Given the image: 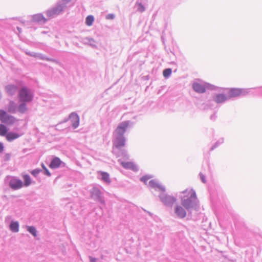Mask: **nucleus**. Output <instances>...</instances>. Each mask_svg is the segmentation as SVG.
I'll list each match as a JSON object with an SVG mask.
<instances>
[{
  "mask_svg": "<svg viewBox=\"0 0 262 262\" xmlns=\"http://www.w3.org/2000/svg\"><path fill=\"white\" fill-rule=\"evenodd\" d=\"M130 124H133L130 121L122 122L119 124L113 133L114 148L113 152L117 157L121 158L124 160H127L129 158L127 151L124 149H122V147L124 146L126 142L124 134Z\"/></svg>",
  "mask_w": 262,
  "mask_h": 262,
  "instance_id": "obj_1",
  "label": "nucleus"
},
{
  "mask_svg": "<svg viewBox=\"0 0 262 262\" xmlns=\"http://www.w3.org/2000/svg\"><path fill=\"white\" fill-rule=\"evenodd\" d=\"M17 97L20 102L18 106V112L24 114L28 110L27 104L31 102L33 99V92L27 86H23L19 90Z\"/></svg>",
  "mask_w": 262,
  "mask_h": 262,
  "instance_id": "obj_2",
  "label": "nucleus"
},
{
  "mask_svg": "<svg viewBox=\"0 0 262 262\" xmlns=\"http://www.w3.org/2000/svg\"><path fill=\"white\" fill-rule=\"evenodd\" d=\"M184 195L181 198V204L189 212L191 209H196L199 201L196 193L193 189H186L182 192Z\"/></svg>",
  "mask_w": 262,
  "mask_h": 262,
  "instance_id": "obj_3",
  "label": "nucleus"
},
{
  "mask_svg": "<svg viewBox=\"0 0 262 262\" xmlns=\"http://www.w3.org/2000/svg\"><path fill=\"white\" fill-rule=\"evenodd\" d=\"M149 185L151 188L163 191L162 193L160 194L159 198L160 201L164 205L166 206L171 207L173 203L177 201V198L173 196L168 195L164 193L165 191V188L164 186L161 185L159 182L156 180H151L149 182Z\"/></svg>",
  "mask_w": 262,
  "mask_h": 262,
  "instance_id": "obj_4",
  "label": "nucleus"
},
{
  "mask_svg": "<svg viewBox=\"0 0 262 262\" xmlns=\"http://www.w3.org/2000/svg\"><path fill=\"white\" fill-rule=\"evenodd\" d=\"M72 0H59L54 6L45 12L49 18H53L61 14L67 7V4Z\"/></svg>",
  "mask_w": 262,
  "mask_h": 262,
  "instance_id": "obj_5",
  "label": "nucleus"
},
{
  "mask_svg": "<svg viewBox=\"0 0 262 262\" xmlns=\"http://www.w3.org/2000/svg\"><path fill=\"white\" fill-rule=\"evenodd\" d=\"M102 189L103 188L100 186H95L90 190V193L91 196L93 200L101 204H104L105 200L103 196Z\"/></svg>",
  "mask_w": 262,
  "mask_h": 262,
  "instance_id": "obj_6",
  "label": "nucleus"
},
{
  "mask_svg": "<svg viewBox=\"0 0 262 262\" xmlns=\"http://www.w3.org/2000/svg\"><path fill=\"white\" fill-rule=\"evenodd\" d=\"M214 85H211L207 83H199L194 82L192 84L193 90L198 93H204L206 91V89L214 90Z\"/></svg>",
  "mask_w": 262,
  "mask_h": 262,
  "instance_id": "obj_7",
  "label": "nucleus"
},
{
  "mask_svg": "<svg viewBox=\"0 0 262 262\" xmlns=\"http://www.w3.org/2000/svg\"><path fill=\"white\" fill-rule=\"evenodd\" d=\"M249 92V89L231 88L228 93V99L232 97H236L239 96H245Z\"/></svg>",
  "mask_w": 262,
  "mask_h": 262,
  "instance_id": "obj_8",
  "label": "nucleus"
},
{
  "mask_svg": "<svg viewBox=\"0 0 262 262\" xmlns=\"http://www.w3.org/2000/svg\"><path fill=\"white\" fill-rule=\"evenodd\" d=\"M0 120L4 123L12 124L15 122V118L7 113L4 110H0Z\"/></svg>",
  "mask_w": 262,
  "mask_h": 262,
  "instance_id": "obj_9",
  "label": "nucleus"
},
{
  "mask_svg": "<svg viewBox=\"0 0 262 262\" xmlns=\"http://www.w3.org/2000/svg\"><path fill=\"white\" fill-rule=\"evenodd\" d=\"M5 90L9 96L13 97L18 95L19 89L17 85L10 84L5 86Z\"/></svg>",
  "mask_w": 262,
  "mask_h": 262,
  "instance_id": "obj_10",
  "label": "nucleus"
},
{
  "mask_svg": "<svg viewBox=\"0 0 262 262\" xmlns=\"http://www.w3.org/2000/svg\"><path fill=\"white\" fill-rule=\"evenodd\" d=\"M186 210L183 206L176 205L174 208V213L178 218L184 219L187 214Z\"/></svg>",
  "mask_w": 262,
  "mask_h": 262,
  "instance_id": "obj_11",
  "label": "nucleus"
},
{
  "mask_svg": "<svg viewBox=\"0 0 262 262\" xmlns=\"http://www.w3.org/2000/svg\"><path fill=\"white\" fill-rule=\"evenodd\" d=\"M10 187L14 190L20 189L23 186V182L15 178H12L9 183Z\"/></svg>",
  "mask_w": 262,
  "mask_h": 262,
  "instance_id": "obj_12",
  "label": "nucleus"
},
{
  "mask_svg": "<svg viewBox=\"0 0 262 262\" xmlns=\"http://www.w3.org/2000/svg\"><path fill=\"white\" fill-rule=\"evenodd\" d=\"M69 119L72 123V126L74 129L76 128L79 124V117L77 113L73 112L69 115Z\"/></svg>",
  "mask_w": 262,
  "mask_h": 262,
  "instance_id": "obj_13",
  "label": "nucleus"
},
{
  "mask_svg": "<svg viewBox=\"0 0 262 262\" xmlns=\"http://www.w3.org/2000/svg\"><path fill=\"white\" fill-rule=\"evenodd\" d=\"M228 99V96L224 94H215L212 97L213 101L217 104L223 103Z\"/></svg>",
  "mask_w": 262,
  "mask_h": 262,
  "instance_id": "obj_14",
  "label": "nucleus"
},
{
  "mask_svg": "<svg viewBox=\"0 0 262 262\" xmlns=\"http://www.w3.org/2000/svg\"><path fill=\"white\" fill-rule=\"evenodd\" d=\"M17 104L13 100H10L7 107V111L11 114H15L18 112Z\"/></svg>",
  "mask_w": 262,
  "mask_h": 262,
  "instance_id": "obj_15",
  "label": "nucleus"
},
{
  "mask_svg": "<svg viewBox=\"0 0 262 262\" xmlns=\"http://www.w3.org/2000/svg\"><path fill=\"white\" fill-rule=\"evenodd\" d=\"M32 19L35 22L45 24L47 22V19L41 13H38L32 16Z\"/></svg>",
  "mask_w": 262,
  "mask_h": 262,
  "instance_id": "obj_16",
  "label": "nucleus"
},
{
  "mask_svg": "<svg viewBox=\"0 0 262 262\" xmlns=\"http://www.w3.org/2000/svg\"><path fill=\"white\" fill-rule=\"evenodd\" d=\"M62 161L58 157L53 158L50 162L49 167L52 169H55L59 167L61 164Z\"/></svg>",
  "mask_w": 262,
  "mask_h": 262,
  "instance_id": "obj_17",
  "label": "nucleus"
},
{
  "mask_svg": "<svg viewBox=\"0 0 262 262\" xmlns=\"http://www.w3.org/2000/svg\"><path fill=\"white\" fill-rule=\"evenodd\" d=\"M81 42L84 45H89L93 48L96 47L95 40L90 37H86L83 38Z\"/></svg>",
  "mask_w": 262,
  "mask_h": 262,
  "instance_id": "obj_18",
  "label": "nucleus"
},
{
  "mask_svg": "<svg viewBox=\"0 0 262 262\" xmlns=\"http://www.w3.org/2000/svg\"><path fill=\"white\" fill-rule=\"evenodd\" d=\"M19 223L17 221H12L9 225L10 230L13 232H18L19 231Z\"/></svg>",
  "mask_w": 262,
  "mask_h": 262,
  "instance_id": "obj_19",
  "label": "nucleus"
},
{
  "mask_svg": "<svg viewBox=\"0 0 262 262\" xmlns=\"http://www.w3.org/2000/svg\"><path fill=\"white\" fill-rule=\"evenodd\" d=\"M19 135L17 133L14 132H9L6 135V139L8 141L11 142L13 140L19 138Z\"/></svg>",
  "mask_w": 262,
  "mask_h": 262,
  "instance_id": "obj_20",
  "label": "nucleus"
},
{
  "mask_svg": "<svg viewBox=\"0 0 262 262\" xmlns=\"http://www.w3.org/2000/svg\"><path fill=\"white\" fill-rule=\"evenodd\" d=\"M8 132V128L7 127L3 124H0V136H5L7 135V133Z\"/></svg>",
  "mask_w": 262,
  "mask_h": 262,
  "instance_id": "obj_21",
  "label": "nucleus"
},
{
  "mask_svg": "<svg viewBox=\"0 0 262 262\" xmlns=\"http://www.w3.org/2000/svg\"><path fill=\"white\" fill-rule=\"evenodd\" d=\"M27 231L31 233L34 237L37 236V231L36 228L34 226H27Z\"/></svg>",
  "mask_w": 262,
  "mask_h": 262,
  "instance_id": "obj_22",
  "label": "nucleus"
},
{
  "mask_svg": "<svg viewBox=\"0 0 262 262\" xmlns=\"http://www.w3.org/2000/svg\"><path fill=\"white\" fill-rule=\"evenodd\" d=\"M94 21V17L93 15H89L86 17L85 24L88 26H91Z\"/></svg>",
  "mask_w": 262,
  "mask_h": 262,
  "instance_id": "obj_23",
  "label": "nucleus"
},
{
  "mask_svg": "<svg viewBox=\"0 0 262 262\" xmlns=\"http://www.w3.org/2000/svg\"><path fill=\"white\" fill-rule=\"evenodd\" d=\"M23 179L24 181V185L25 186H29L31 183V179L28 174H25L23 176Z\"/></svg>",
  "mask_w": 262,
  "mask_h": 262,
  "instance_id": "obj_24",
  "label": "nucleus"
},
{
  "mask_svg": "<svg viewBox=\"0 0 262 262\" xmlns=\"http://www.w3.org/2000/svg\"><path fill=\"white\" fill-rule=\"evenodd\" d=\"M101 179L105 182L110 183V177L109 174L105 172H102L101 173Z\"/></svg>",
  "mask_w": 262,
  "mask_h": 262,
  "instance_id": "obj_25",
  "label": "nucleus"
},
{
  "mask_svg": "<svg viewBox=\"0 0 262 262\" xmlns=\"http://www.w3.org/2000/svg\"><path fill=\"white\" fill-rule=\"evenodd\" d=\"M136 6L137 7V10L141 13L143 12L145 10V7L142 5L141 3L137 2L136 4Z\"/></svg>",
  "mask_w": 262,
  "mask_h": 262,
  "instance_id": "obj_26",
  "label": "nucleus"
},
{
  "mask_svg": "<svg viewBox=\"0 0 262 262\" xmlns=\"http://www.w3.org/2000/svg\"><path fill=\"white\" fill-rule=\"evenodd\" d=\"M121 164L124 168L130 169L133 166V163L130 162H121Z\"/></svg>",
  "mask_w": 262,
  "mask_h": 262,
  "instance_id": "obj_27",
  "label": "nucleus"
},
{
  "mask_svg": "<svg viewBox=\"0 0 262 262\" xmlns=\"http://www.w3.org/2000/svg\"><path fill=\"white\" fill-rule=\"evenodd\" d=\"M172 71L171 69L170 68L166 69L164 70L163 72V74L164 77L165 78H168L171 74Z\"/></svg>",
  "mask_w": 262,
  "mask_h": 262,
  "instance_id": "obj_28",
  "label": "nucleus"
},
{
  "mask_svg": "<svg viewBox=\"0 0 262 262\" xmlns=\"http://www.w3.org/2000/svg\"><path fill=\"white\" fill-rule=\"evenodd\" d=\"M224 142V139L221 138L220 139L215 143L210 148V150H213L214 149L216 148L219 145L222 144Z\"/></svg>",
  "mask_w": 262,
  "mask_h": 262,
  "instance_id": "obj_29",
  "label": "nucleus"
},
{
  "mask_svg": "<svg viewBox=\"0 0 262 262\" xmlns=\"http://www.w3.org/2000/svg\"><path fill=\"white\" fill-rule=\"evenodd\" d=\"M41 171V169L39 168H36L32 170L31 171V173L35 178H37L39 173Z\"/></svg>",
  "mask_w": 262,
  "mask_h": 262,
  "instance_id": "obj_30",
  "label": "nucleus"
},
{
  "mask_svg": "<svg viewBox=\"0 0 262 262\" xmlns=\"http://www.w3.org/2000/svg\"><path fill=\"white\" fill-rule=\"evenodd\" d=\"M151 177L148 176H144L141 178L140 180L144 183H146V182Z\"/></svg>",
  "mask_w": 262,
  "mask_h": 262,
  "instance_id": "obj_31",
  "label": "nucleus"
},
{
  "mask_svg": "<svg viewBox=\"0 0 262 262\" xmlns=\"http://www.w3.org/2000/svg\"><path fill=\"white\" fill-rule=\"evenodd\" d=\"M115 18V15L114 14H108L106 15V18L107 19H113Z\"/></svg>",
  "mask_w": 262,
  "mask_h": 262,
  "instance_id": "obj_32",
  "label": "nucleus"
},
{
  "mask_svg": "<svg viewBox=\"0 0 262 262\" xmlns=\"http://www.w3.org/2000/svg\"><path fill=\"white\" fill-rule=\"evenodd\" d=\"M200 179L203 183H206L205 177L201 172L200 173Z\"/></svg>",
  "mask_w": 262,
  "mask_h": 262,
  "instance_id": "obj_33",
  "label": "nucleus"
},
{
  "mask_svg": "<svg viewBox=\"0 0 262 262\" xmlns=\"http://www.w3.org/2000/svg\"><path fill=\"white\" fill-rule=\"evenodd\" d=\"M11 157V154H6L4 156V160L6 161H9Z\"/></svg>",
  "mask_w": 262,
  "mask_h": 262,
  "instance_id": "obj_34",
  "label": "nucleus"
},
{
  "mask_svg": "<svg viewBox=\"0 0 262 262\" xmlns=\"http://www.w3.org/2000/svg\"><path fill=\"white\" fill-rule=\"evenodd\" d=\"M130 169L133 170L134 171H136L138 170V166L133 163V166L131 167Z\"/></svg>",
  "mask_w": 262,
  "mask_h": 262,
  "instance_id": "obj_35",
  "label": "nucleus"
},
{
  "mask_svg": "<svg viewBox=\"0 0 262 262\" xmlns=\"http://www.w3.org/2000/svg\"><path fill=\"white\" fill-rule=\"evenodd\" d=\"M27 54L32 57H39L37 54L34 52L27 53Z\"/></svg>",
  "mask_w": 262,
  "mask_h": 262,
  "instance_id": "obj_36",
  "label": "nucleus"
},
{
  "mask_svg": "<svg viewBox=\"0 0 262 262\" xmlns=\"http://www.w3.org/2000/svg\"><path fill=\"white\" fill-rule=\"evenodd\" d=\"M89 259L91 262H97V259L95 257H93L92 256H89Z\"/></svg>",
  "mask_w": 262,
  "mask_h": 262,
  "instance_id": "obj_37",
  "label": "nucleus"
},
{
  "mask_svg": "<svg viewBox=\"0 0 262 262\" xmlns=\"http://www.w3.org/2000/svg\"><path fill=\"white\" fill-rule=\"evenodd\" d=\"M44 174L47 175V176L48 177H50L51 176V173L50 172V171H49V170L47 168L45 170H44Z\"/></svg>",
  "mask_w": 262,
  "mask_h": 262,
  "instance_id": "obj_38",
  "label": "nucleus"
},
{
  "mask_svg": "<svg viewBox=\"0 0 262 262\" xmlns=\"http://www.w3.org/2000/svg\"><path fill=\"white\" fill-rule=\"evenodd\" d=\"M216 117H217V116L216 115V114L214 113V114H212V115H211L210 118L211 120L214 121L216 119Z\"/></svg>",
  "mask_w": 262,
  "mask_h": 262,
  "instance_id": "obj_39",
  "label": "nucleus"
},
{
  "mask_svg": "<svg viewBox=\"0 0 262 262\" xmlns=\"http://www.w3.org/2000/svg\"><path fill=\"white\" fill-rule=\"evenodd\" d=\"M4 150V146L3 144L0 142V153H2Z\"/></svg>",
  "mask_w": 262,
  "mask_h": 262,
  "instance_id": "obj_40",
  "label": "nucleus"
},
{
  "mask_svg": "<svg viewBox=\"0 0 262 262\" xmlns=\"http://www.w3.org/2000/svg\"><path fill=\"white\" fill-rule=\"evenodd\" d=\"M46 60L49 61L55 62L57 63V61H56V60L53 59V58H50L48 57L46 58Z\"/></svg>",
  "mask_w": 262,
  "mask_h": 262,
  "instance_id": "obj_41",
  "label": "nucleus"
},
{
  "mask_svg": "<svg viewBox=\"0 0 262 262\" xmlns=\"http://www.w3.org/2000/svg\"><path fill=\"white\" fill-rule=\"evenodd\" d=\"M11 219V216L9 215V216H7L5 218V222H8L9 221V220H10Z\"/></svg>",
  "mask_w": 262,
  "mask_h": 262,
  "instance_id": "obj_42",
  "label": "nucleus"
},
{
  "mask_svg": "<svg viewBox=\"0 0 262 262\" xmlns=\"http://www.w3.org/2000/svg\"><path fill=\"white\" fill-rule=\"evenodd\" d=\"M38 56L40 57V59L45 60H46V58H47V57H46L42 55H41V54Z\"/></svg>",
  "mask_w": 262,
  "mask_h": 262,
  "instance_id": "obj_43",
  "label": "nucleus"
},
{
  "mask_svg": "<svg viewBox=\"0 0 262 262\" xmlns=\"http://www.w3.org/2000/svg\"><path fill=\"white\" fill-rule=\"evenodd\" d=\"M41 167L43 168V169L45 170L46 169H47V167L43 163H41Z\"/></svg>",
  "mask_w": 262,
  "mask_h": 262,
  "instance_id": "obj_44",
  "label": "nucleus"
},
{
  "mask_svg": "<svg viewBox=\"0 0 262 262\" xmlns=\"http://www.w3.org/2000/svg\"><path fill=\"white\" fill-rule=\"evenodd\" d=\"M144 211H145V212H147V213H148L150 216H152V214L151 212H149V211H146V210H144Z\"/></svg>",
  "mask_w": 262,
  "mask_h": 262,
  "instance_id": "obj_45",
  "label": "nucleus"
},
{
  "mask_svg": "<svg viewBox=\"0 0 262 262\" xmlns=\"http://www.w3.org/2000/svg\"><path fill=\"white\" fill-rule=\"evenodd\" d=\"M17 29L18 30L19 33L21 32V29L19 27H17Z\"/></svg>",
  "mask_w": 262,
  "mask_h": 262,
  "instance_id": "obj_46",
  "label": "nucleus"
},
{
  "mask_svg": "<svg viewBox=\"0 0 262 262\" xmlns=\"http://www.w3.org/2000/svg\"><path fill=\"white\" fill-rule=\"evenodd\" d=\"M2 98V94H1V92H0V99Z\"/></svg>",
  "mask_w": 262,
  "mask_h": 262,
  "instance_id": "obj_47",
  "label": "nucleus"
},
{
  "mask_svg": "<svg viewBox=\"0 0 262 262\" xmlns=\"http://www.w3.org/2000/svg\"><path fill=\"white\" fill-rule=\"evenodd\" d=\"M261 94H262V89H261Z\"/></svg>",
  "mask_w": 262,
  "mask_h": 262,
  "instance_id": "obj_48",
  "label": "nucleus"
}]
</instances>
